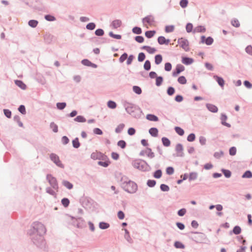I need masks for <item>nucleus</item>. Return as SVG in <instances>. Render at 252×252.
Listing matches in <instances>:
<instances>
[{
    "instance_id": "1",
    "label": "nucleus",
    "mask_w": 252,
    "mask_h": 252,
    "mask_svg": "<svg viewBox=\"0 0 252 252\" xmlns=\"http://www.w3.org/2000/svg\"><path fill=\"white\" fill-rule=\"evenodd\" d=\"M124 106L126 112L131 116L135 118H140L142 115V111L141 108L136 105L125 101Z\"/></svg>"
},
{
    "instance_id": "2",
    "label": "nucleus",
    "mask_w": 252,
    "mask_h": 252,
    "mask_svg": "<svg viewBox=\"0 0 252 252\" xmlns=\"http://www.w3.org/2000/svg\"><path fill=\"white\" fill-rule=\"evenodd\" d=\"M46 232V229L45 226L41 222H34L32 224V228L28 232L30 235H34L35 234L43 236Z\"/></svg>"
},
{
    "instance_id": "3",
    "label": "nucleus",
    "mask_w": 252,
    "mask_h": 252,
    "mask_svg": "<svg viewBox=\"0 0 252 252\" xmlns=\"http://www.w3.org/2000/svg\"><path fill=\"white\" fill-rule=\"evenodd\" d=\"M132 166L143 172L149 171L151 170V167L148 163L144 160L141 159H136L132 162Z\"/></svg>"
},
{
    "instance_id": "4",
    "label": "nucleus",
    "mask_w": 252,
    "mask_h": 252,
    "mask_svg": "<svg viewBox=\"0 0 252 252\" xmlns=\"http://www.w3.org/2000/svg\"><path fill=\"white\" fill-rule=\"evenodd\" d=\"M186 235L196 243H201L206 239V236L205 234L197 231H190L187 233Z\"/></svg>"
},
{
    "instance_id": "5",
    "label": "nucleus",
    "mask_w": 252,
    "mask_h": 252,
    "mask_svg": "<svg viewBox=\"0 0 252 252\" xmlns=\"http://www.w3.org/2000/svg\"><path fill=\"white\" fill-rule=\"evenodd\" d=\"M122 184V189L126 192L133 194L135 193L138 190V185L134 181L131 180L125 181Z\"/></svg>"
},
{
    "instance_id": "6",
    "label": "nucleus",
    "mask_w": 252,
    "mask_h": 252,
    "mask_svg": "<svg viewBox=\"0 0 252 252\" xmlns=\"http://www.w3.org/2000/svg\"><path fill=\"white\" fill-rule=\"evenodd\" d=\"M32 242L37 247L42 248L45 245L43 236L36 234L32 238Z\"/></svg>"
},
{
    "instance_id": "7",
    "label": "nucleus",
    "mask_w": 252,
    "mask_h": 252,
    "mask_svg": "<svg viewBox=\"0 0 252 252\" xmlns=\"http://www.w3.org/2000/svg\"><path fill=\"white\" fill-rule=\"evenodd\" d=\"M46 180L51 187L55 190H58L59 187L57 179L51 174H47Z\"/></svg>"
},
{
    "instance_id": "8",
    "label": "nucleus",
    "mask_w": 252,
    "mask_h": 252,
    "mask_svg": "<svg viewBox=\"0 0 252 252\" xmlns=\"http://www.w3.org/2000/svg\"><path fill=\"white\" fill-rule=\"evenodd\" d=\"M70 217H71L72 220H75V221H73L72 224L74 226H75L76 227L78 228H82L86 226L85 220L83 218H75L73 216Z\"/></svg>"
},
{
    "instance_id": "9",
    "label": "nucleus",
    "mask_w": 252,
    "mask_h": 252,
    "mask_svg": "<svg viewBox=\"0 0 252 252\" xmlns=\"http://www.w3.org/2000/svg\"><path fill=\"white\" fill-rule=\"evenodd\" d=\"M93 200L89 197H82L80 199L82 206L85 209H90L92 206Z\"/></svg>"
},
{
    "instance_id": "10",
    "label": "nucleus",
    "mask_w": 252,
    "mask_h": 252,
    "mask_svg": "<svg viewBox=\"0 0 252 252\" xmlns=\"http://www.w3.org/2000/svg\"><path fill=\"white\" fill-rule=\"evenodd\" d=\"M178 43L180 44V46L186 51H189V42L188 39L183 37L179 38L178 39Z\"/></svg>"
},
{
    "instance_id": "11",
    "label": "nucleus",
    "mask_w": 252,
    "mask_h": 252,
    "mask_svg": "<svg viewBox=\"0 0 252 252\" xmlns=\"http://www.w3.org/2000/svg\"><path fill=\"white\" fill-rule=\"evenodd\" d=\"M91 158L95 160V159H106L107 158V156L102 153L100 152H93L92 153L91 155Z\"/></svg>"
},
{
    "instance_id": "12",
    "label": "nucleus",
    "mask_w": 252,
    "mask_h": 252,
    "mask_svg": "<svg viewBox=\"0 0 252 252\" xmlns=\"http://www.w3.org/2000/svg\"><path fill=\"white\" fill-rule=\"evenodd\" d=\"M51 160L58 166L63 168V164L59 159V157L56 154L52 153L50 155Z\"/></svg>"
},
{
    "instance_id": "13",
    "label": "nucleus",
    "mask_w": 252,
    "mask_h": 252,
    "mask_svg": "<svg viewBox=\"0 0 252 252\" xmlns=\"http://www.w3.org/2000/svg\"><path fill=\"white\" fill-rule=\"evenodd\" d=\"M185 66L181 64H177L175 68L172 72V76L173 77L177 76L180 73L185 70Z\"/></svg>"
},
{
    "instance_id": "14",
    "label": "nucleus",
    "mask_w": 252,
    "mask_h": 252,
    "mask_svg": "<svg viewBox=\"0 0 252 252\" xmlns=\"http://www.w3.org/2000/svg\"><path fill=\"white\" fill-rule=\"evenodd\" d=\"M214 42V39L211 36L206 37L205 35H202L200 37V41L199 43H205L207 45H211Z\"/></svg>"
},
{
    "instance_id": "15",
    "label": "nucleus",
    "mask_w": 252,
    "mask_h": 252,
    "mask_svg": "<svg viewBox=\"0 0 252 252\" xmlns=\"http://www.w3.org/2000/svg\"><path fill=\"white\" fill-rule=\"evenodd\" d=\"M142 21L143 24L147 23L149 25H151L155 22L154 17L151 15H147L142 18Z\"/></svg>"
},
{
    "instance_id": "16",
    "label": "nucleus",
    "mask_w": 252,
    "mask_h": 252,
    "mask_svg": "<svg viewBox=\"0 0 252 252\" xmlns=\"http://www.w3.org/2000/svg\"><path fill=\"white\" fill-rule=\"evenodd\" d=\"M175 150L177 153V156L183 157H184V153H183V145L181 143H178L176 145L175 147Z\"/></svg>"
},
{
    "instance_id": "17",
    "label": "nucleus",
    "mask_w": 252,
    "mask_h": 252,
    "mask_svg": "<svg viewBox=\"0 0 252 252\" xmlns=\"http://www.w3.org/2000/svg\"><path fill=\"white\" fill-rule=\"evenodd\" d=\"M44 39L46 43L50 44L55 40V37L51 34L46 32L44 35Z\"/></svg>"
},
{
    "instance_id": "18",
    "label": "nucleus",
    "mask_w": 252,
    "mask_h": 252,
    "mask_svg": "<svg viewBox=\"0 0 252 252\" xmlns=\"http://www.w3.org/2000/svg\"><path fill=\"white\" fill-rule=\"evenodd\" d=\"M213 78L217 81L219 85L223 88L225 84V81L222 77L219 76L217 75H215Z\"/></svg>"
},
{
    "instance_id": "19",
    "label": "nucleus",
    "mask_w": 252,
    "mask_h": 252,
    "mask_svg": "<svg viewBox=\"0 0 252 252\" xmlns=\"http://www.w3.org/2000/svg\"><path fill=\"white\" fill-rule=\"evenodd\" d=\"M170 41L169 39H166L163 36H160L158 38V42L160 45H168Z\"/></svg>"
},
{
    "instance_id": "20",
    "label": "nucleus",
    "mask_w": 252,
    "mask_h": 252,
    "mask_svg": "<svg viewBox=\"0 0 252 252\" xmlns=\"http://www.w3.org/2000/svg\"><path fill=\"white\" fill-rule=\"evenodd\" d=\"M194 62L193 59L188 57H182V62L185 65H188Z\"/></svg>"
},
{
    "instance_id": "21",
    "label": "nucleus",
    "mask_w": 252,
    "mask_h": 252,
    "mask_svg": "<svg viewBox=\"0 0 252 252\" xmlns=\"http://www.w3.org/2000/svg\"><path fill=\"white\" fill-rule=\"evenodd\" d=\"M111 163V162L107 157V158L106 159H101L100 161H98L97 162V164L101 166L104 167H108L109 164Z\"/></svg>"
},
{
    "instance_id": "22",
    "label": "nucleus",
    "mask_w": 252,
    "mask_h": 252,
    "mask_svg": "<svg viewBox=\"0 0 252 252\" xmlns=\"http://www.w3.org/2000/svg\"><path fill=\"white\" fill-rule=\"evenodd\" d=\"M206 108L207 109L212 112V113H217L218 111V108L217 106L216 105L211 104V103H206Z\"/></svg>"
},
{
    "instance_id": "23",
    "label": "nucleus",
    "mask_w": 252,
    "mask_h": 252,
    "mask_svg": "<svg viewBox=\"0 0 252 252\" xmlns=\"http://www.w3.org/2000/svg\"><path fill=\"white\" fill-rule=\"evenodd\" d=\"M141 49L146 50L150 54H153L157 51V49L155 48L148 45L143 46L141 47Z\"/></svg>"
},
{
    "instance_id": "24",
    "label": "nucleus",
    "mask_w": 252,
    "mask_h": 252,
    "mask_svg": "<svg viewBox=\"0 0 252 252\" xmlns=\"http://www.w3.org/2000/svg\"><path fill=\"white\" fill-rule=\"evenodd\" d=\"M227 119V116L225 114L222 113L221 114V124L224 126H227V127H230L231 125L229 123H226L225 121Z\"/></svg>"
},
{
    "instance_id": "25",
    "label": "nucleus",
    "mask_w": 252,
    "mask_h": 252,
    "mask_svg": "<svg viewBox=\"0 0 252 252\" xmlns=\"http://www.w3.org/2000/svg\"><path fill=\"white\" fill-rule=\"evenodd\" d=\"M242 232V229L241 227L239 225L235 226L233 229L229 231V235H232V234H234L235 235H239Z\"/></svg>"
},
{
    "instance_id": "26",
    "label": "nucleus",
    "mask_w": 252,
    "mask_h": 252,
    "mask_svg": "<svg viewBox=\"0 0 252 252\" xmlns=\"http://www.w3.org/2000/svg\"><path fill=\"white\" fill-rule=\"evenodd\" d=\"M15 84L21 89L25 90L27 89V87L25 83L21 80H15L14 81Z\"/></svg>"
},
{
    "instance_id": "27",
    "label": "nucleus",
    "mask_w": 252,
    "mask_h": 252,
    "mask_svg": "<svg viewBox=\"0 0 252 252\" xmlns=\"http://www.w3.org/2000/svg\"><path fill=\"white\" fill-rule=\"evenodd\" d=\"M146 119L152 122H158L159 121V119L158 116L154 114H148L146 116Z\"/></svg>"
},
{
    "instance_id": "28",
    "label": "nucleus",
    "mask_w": 252,
    "mask_h": 252,
    "mask_svg": "<svg viewBox=\"0 0 252 252\" xmlns=\"http://www.w3.org/2000/svg\"><path fill=\"white\" fill-rule=\"evenodd\" d=\"M122 22L120 20H115L111 23V26H112L113 29H116L122 26Z\"/></svg>"
},
{
    "instance_id": "29",
    "label": "nucleus",
    "mask_w": 252,
    "mask_h": 252,
    "mask_svg": "<svg viewBox=\"0 0 252 252\" xmlns=\"http://www.w3.org/2000/svg\"><path fill=\"white\" fill-rule=\"evenodd\" d=\"M150 134L154 137H156L158 136V130L157 127H151L149 130Z\"/></svg>"
},
{
    "instance_id": "30",
    "label": "nucleus",
    "mask_w": 252,
    "mask_h": 252,
    "mask_svg": "<svg viewBox=\"0 0 252 252\" xmlns=\"http://www.w3.org/2000/svg\"><path fill=\"white\" fill-rule=\"evenodd\" d=\"M125 238L128 242L129 243L132 244L133 243V240L132 238L130 236L129 232L127 229H125Z\"/></svg>"
},
{
    "instance_id": "31",
    "label": "nucleus",
    "mask_w": 252,
    "mask_h": 252,
    "mask_svg": "<svg viewBox=\"0 0 252 252\" xmlns=\"http://www.w3.org/2000/svg\"><path fill=\"white\" fill-rule=\"evenodd\" d=\"M99 228L101 229H106L110 227L109 223L105 221H100L98 224Z\"/></svg>"
},
{
    "instance_id": "32",
    "label": "nucleus",
    "mask_w": 252,
    "mask_h": 252,
    "mask_svg": "<svg viewBox=\"0 0 252 252\" xmlns=\"http://www.w3.org/2000/svg\"><path fill=\"white\" fill-rule=\"evenodd\" d=\"M161 142L163 145L165 147H169L171 145L170 140L166 137H163L161 138Z\"/></svg>"
},
{
    "instance_id": "33",
    "label": "nucleus",
    "mask_w": 252,
    "mask_h": 252,
    "mask_svg": "<svg viewBox=\"0 0 252 252\" xmlns=\"http://www.w3.org/2000/svg\"><path fill=\"white\" fill-rule=\"evenodd\" d=\"M206 31V28L203 26H198L193 30V32H204Z\"/></svg>"
},
{
    "instance_id": "34",
    "label": "nucleus",
    "mask_w": 252,
    "mask_h": 252,
    "mask_svg": "<svg viewBox=\"0 0 252 252\" xmlns=\"http://www.w3.org/2000/svg\"><path fill=\"white\" fill-rule=\"evenodd\" d=\"M198 177V173L196 172H192L189 175V182L196 180Z\"/></svg>"
},
{
    "instance_id": "35",
    "label": "nucleus",
    "mask_w": 252,
    "mask_h": 252,
    "mask_svg": "<svg viewBox=\"0 0 252 252\" xmlns=\"http://www.w3.org/2000/svg\"><path fill=\"white\" fill-rule=\"evenodd\" d=\"M156 32L155 30L147 31L145 33V36L148 38H152L156 34Z\"/></svg>"
},
{
    "instance_id": "36",
    "label": "nucleus",
    "mask_w": 252,
    "mask_h": 252,
    "mask_svg": "<svg viewBox=\"0 0 252 252\" xmlns=\"http://www.w3.org/2000/svg\"><path fill=\"white\" fill-rule=\"evenodd\" d=\"M162 61V56L160 54H157L155 56V63L157 65L159 64Z\"/></svg>"
},
{
    "instance_id": "37",
    "label": "nucleus",
    "mask_w": 252,
    "mask_h": 252,
    "mask_svg": "<svg viewBox=\"0 0 252 252\" xmlns=\"http://www.w3.org/2000/svg\"><path fill=\"white\" fill-rule=\"evenodd\" d=\"M163 81V78L161 76H158L156 78V85L158 87L160 86Z\"/></svg>"
},
{
    "instance_id": "38",
    "label": "nucleus",
    "mask_w": 252,
    "mask_h": 252,
    "mask_svg": "<svg viewBox=\"0 0 252 252\" xmlns=\"http://www.w3.org/2000/svg\"><path fill=\"white\" fill-rule=\"evenodd\" d=\"M221 171L226 178H229L231 176L232 173L229 170L222 168Z\"/></svg>"
},
{
    "instance_id": "39",
    "label": "nucleus",
    "mask_w": 252,
    "mask_h": 252,
    "mask_svg": "<svg viewBox=\"0 0 252 252\" xmlns=\"http://www.w3.org/2000/svg\"><path fill=\"white\" fill-rule=\"evenodd\" d=\"M38 24V21L36 20H30L28 22V25L30 27L32 28H35L37 27Z\"/></svg>"
},
{
    "instance_id": "40",
    "label": "nucleus",
    "mask_w": 252,
    "mask_h": 252,
    "mask_svg": "<svg viewBox=\"0 0 252 252\" xmlns=\"http://www.w3.org/2000/svg\"><path fill=\"white\" fill-rule=\"evenodd\" d=\"M162 172L161 169L156 170L153 173V177L156 179H159L161 177Z\"/></svg>"
},
{
    "instance_id": "41",
    "label": "nucleus",
    "mask_w": 252,
    "mask_h": 252,
    "mask_svg": "<svg viewBox=\"0 0 252 252\" xmlns=\"http://www.w3.org/2000/svg\"><path fill=\"white\" fill-rule=\"evenodd\" d=\"M72 143L73 147L75 149H78L80 146V143L78 137H76L72 141Z\"/></svg>"
},
{
    "instance_id": "42",
    "label": "nucleus",
    "mask_w": 252,
    "mask_h": 252,
    "mask_svg": "<svg viewBox=\"0 0 252 252\" xmlns=\"http://www.w3.org/2000/svg\"><path fill=\"white\" fill-rule=\"evenodd\" d=\"M242 178H252V172L251 170H248L246 171L242 175Z\"/></svg>"
},
{
    "instance_id": "43",
    "label": "nucleus",
    "mask_w": 252,
    "mask_h": 252,
    "mask_svg": "<svg viewBox=\"0 0 252 252\" xmlns=\"http://www.w3.org/2000/svg\"><path fill=\"white\" fill-rule=\"evenodd\" d=\"M174 246L177 249H184L185 246L182 242L180 241H175L174 244Z\"/></svg>"
},
{
    "instance_id": "44",
    "label": "nucleus",
    "mask_w": 252,
    "mask_h": 252,
    "mask_svg": "<svg viewBox=\"0 0 252 252\" xmlns=\"http://www.w3.org/2000/svg\"><path fill=\"white\" fill-rule=\"evenodd\" d=\"M143 67L146 71H149L151 68V62L148 60H146L145 62Z\"/></svg>"
},
{
    "instance_id": "45",
    "label": "nucleus",
    "mask_w": 252,
    "mask_h": 252,
    "mask_svg": "<svg viewBox=\"0 0 252 252\" xmlns=\"http://www.w3.org/2000/svg\"><path fill=\"white\" fill-rule=\"evenodd\" d=\"M74 120L75 121L79 123H84L86 122V118L82 115L77 116Z\"/></svg>"
},
{
    "instance_id": "46",
    "label": "nucleus",
    "mask_w": 252,
    "mask_h": 252,
    "mask_svg": "<svg viewBox=\"0 0 252 252\" xmlns=\"http://www.w3.org/2000/svg\"><path fill=\"white\" fill-rule=\"evenodd\" d=\"M166 93L168 95L172 96L175 94V89L174 87L169 86L167 88Z\"/></svg>"
},
{
    "instance_id": "47",
    "label": "nucleus",
    "mask_w": 252,
    "mask_h": 252,
    "mask_svg": "<svg viewBox=\"0 0 252 252\" xmlns=\"http://www.w3.org/2000/svg\"><path fill=\"white\" fill-rule=\"evenodd\" d=\"M174 129L176 132L180 136H183L185 133L184 130L179 126H175Z\"/></svg>"
},
{
    "instance_id": "48",
    "label": "nucleus",
    "mask_w": 252,
    "mask_h": 252,
    "mask_svg": "<svg viewBox=\"0 0 252 252\" xmlns=\"http://www.w3.org/2000/svg\"><path fill=\"white\" fill-rule=\"evenodd\" d=\"M13 120L14 121L18 123V126L20 127H23L24 125L23 123L20 120V117L18 115H15L14 116Z\"/></svg>"
},
{
    "instance_id": "49",
    "label": "nucleus",
    "mask_w": 252,
    "mask_h": 252,
    "mask_svg": "<svg viewBox=\"0 0 252 252\" xmlns=\"http://www.w3.org/2000/svg\"><path fill=\"white\" fill-rule=\"evenodd\" d=\"M132 32L133 33L136 34H140L142 32L141 28L137 26H135L132 28Z\"/></svg>"
},
{
    "instance_id": "50",
    "label": "nucleus",
    "mask_w": 252,
    "mask_h": 252,
    "mask_svg": "<svg viewBox=\"0 0 252 252\" xmlns=\"http://www.w3.org/2000/svg\"><path fill=\"white\" fill-rule=\"evenodd\" d=\"M125 124H120V125H119L117 127L115 128V132L117 133H121L122 130H123V129L125 127Z\"/></svg>"
},
{
    "instance_id": "51",
    "label": "nucleus",
    "mask_w": 252,
    "mask_h": 252,
    "mask_svg": "<svg viewBox=\"0 0 252 252\" xmlns=\"http://www.w3.org/2000/svg\"><path fill=\"white\" fill-rule=\"evenodd\" d=\"M146 151H148V152H147V156L148 158H153L155 157V154L152 152L151 148L147 147Z\"/></svg>"
},
{
    "instance_id": "52",
    "label": "nucleus",
    "mask_w": 252,
    "mask_h": 252,
    "mask_svg": "<svg viewBox=\"0 0 252 252\" xmlns=\"http://www.w3.org/2000/svg\"><path fill=\"white\" fill-rule=\"evenodd\" d=\"M133 91L137 94H142L141 88L138 86H133L132 87Z\"/></svg>"
},
{
    "instance_id": "53",
    "label": "nucleus",
    "mask_w": 252,
    "mask_h": 252,
    "mask_svg": "<svg viewBox=\"0 0 252 252\" xmlns=\"http://www.w3.org/2000/svg\"><path fill=\"white\" fill-rule=\"evenodd\" d=\"M117 145L122 149H124L126 148V143L124 140H120L117 142Z\"/></svg>"
},
{
    "instance_id": "54",
    "label": "nucleus",
    "mask_w": 252,
    "mask_h": 252,
    "mask_svg": "<svg viewBox=\"0 0 252 252\" xmlns=\"http://www.w3.org/2000/svg\"><path fill=\"white\" fill-rule=\"evenodd\" d=\"M96 27V24L94 22H91L88 23L86 25V29L88 30L93 31L94 30Z\"/></svg>"
},
{
    "instance_id": "55",
    "label": "nucleus",
    "mask_w": 252,
    "mask_h": 252,
    "mask_svg": "<svg viewBox=\"0 0 252 252\" xmlns=\"http://www.w3.org/2000/svg\"><path fill=\"white\" fill-rule=\"evenodd\" d=\"M177 81L179 83L184 85L187 83V79L184 76H180L178 77Z\"/></svg>"
},
{
    "instance_id": "56",
    "label": "nucleus",
    "mask_w": 252,
    "mask_h": 252,
    "mask_svg": "<svg viewBox=\"0 0 252 252\" xmlns=\"http://www.w3.org/2000/svg\"><path fill=\"white\" fill-rule=\"evenodd\" d=\"M145 58L146 55L144 53L140 52L138 54L137 60L139 62H143L145 60Z\"/></svg>"
},
{
    "instance_id": "57",
    "label": "nucleus",
    "mask_w": 252,
    "mask_h": 252,
    "mask_svg": "<svg viewBox=\"0 0 252 252\" xmlns=\"http://www.w3.org/2000/svg\"><path fill=\"white\" fill-rule=\"evenodd\" d=\"M3 113H4V116L8 118V119H10L11 118V116H12V112H11V111L9 109H4L3 110Z\"/></svg>"
},
{
    "instance_id": "58",
    "label": "nucleus",
    "mask_w": 252,
    "mask_h": 252,
    "mask_svg": "<svg viewBox=\"0 0 252 252\" xmlns=\"http://www.w3.org/2000/svg\"><path fill=\"white\" fill-rule=\"evenodd\" d=\"M107 106L111 109H115L117 107L116 103L113 100H109L107 102Z\"/></svg>"
},
{
    "instance_id": "59",
    "label": "nucleus",
    "mask_w": 252,
    "mask_h": 252,
    "mask_svg": "<svg viewBox=\"0 0 252 252\" xmlns=\"http://www.w3.org/2000/svg\"><path fill=\"white\" fill-rule=\"evenodd\" d=\"M44 18L48 21H54L56 20V17L51 14H46L44 16Z\"/></svg>"
},
{
    "instance_id": "60",
    "label": "nucleus",
    "mask_w": 252,
    "mask_h": 252,
    "mask_svg": "<svg viewBox=\"0 0 252 252\" xmlns=\"http://www.w3.org/2000/svg\"><path fill=\"white\" fill-rule=\"evenodd\" d=\"M157 182L155 180H148L147 181V185L150 188H153L156 185Z\"/></svg>"
},
{
    "instance_id": "61",
    "label": "nucleus",
    "mask_w": 252,
    "mask_h": 252,
    "mask_svg": "<svg viewBox=\"0 0 252 252\" xmlns=\"http://www.w3.org/2000/svg\"><path fill=\"white\" fill-rule=\"evenodd\" d=\"M160 189L162 191L166 192L170 190V188L166 184H161L160 185Z\"/></svg>"
},
{
    "instance_id": "62",
    "label": "nucleus",
    "mask_w": 252,
    "mask_h": 252,
    "mask_svg": "<svg viewBox=\"0 0 252 252\" xmlns=\"http://www.w3.org/2000/svg\"><path fill=\"white\" fill-rule=\"evenodd\" d=\"M94 34L97 36H102L104 34V31L102 29H97L95 30Z\"/></svg>"
},
{
    "instance_id": "63",
    "label": "nucleus",
    "mask_w": 252,
    "mask_h": 252,
    "mask_svg": "<svg viewBox=\"0 0 252 252\" xmlns=\"http://www.w3.org/2000/svg\"><path fill=\"white\" fill-rule=\"evenodd\" d=\"M18 110L23 115H25L26 114V107L24 105L21 104L19 105L18 108Z\"/></svg>"
},
{
    "instance_id": "64",
    "label": "nucleus",
    "mask_w": 252,
    "mask_h": 252,
    "mask_svg": "<svg viewBox=\"0 0 252 252\" xmlns=\"http://www.w3.org/2000/svg\"><path fill=\"white\" fill-rule=\"evenodd\" d=\"M46 192L48 194L56 197V193L53 188L51 187L46 188Z\"/></svg>"
}]
</instances>
